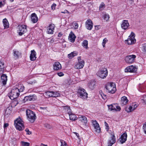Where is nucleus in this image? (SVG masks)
Returning a JSON list of instances; mask_svg holds the SVG:
<instances>
[{
	"instance_id": "1",
	"label": "nucleus",
	"mask_w": 146,
	"mask_h": 146,
	"mask_svg": "<svg viewBox=\"0 0 146 146\" xmlns=\"http://www.w3.org/2000/svg\"><path fill=\"white\" fill-rule=\"evenodd\" d=\"M13 88L9 93V97L11 100H13L17 98L19 95V92L23 91L24 90L23 86Z\"/></svg>"
},
{
	"instance_id": "2",
	"label": "nucleus",
	"mask_w": 146,
	"mask_h": 146,
	"mask_svg": "<svg viewBox=\"0 0 146 146\" xmlns=\"http://www.w3.org/2000/svg\"><path fill=\"white\" fill-rule=\"evenodd\" d=\"M26 115L28 120L31 123H33L35 121L36 116L34 112L28 110L26 111Z\"/></svg>"
},
{
	"instance_id": "3",
	"label": "nucleus",
	"mask_w": 146,
	"mask_h": 146,
	"mask_svg": "<svg viewBox=\"0 0 146 146\" xmlns=\"http://www.w3.org/2000/svg\"><path fill=\"white\" fill-rule=\"evenodd\" d=\"M14 125L16 128L19 131H21L24 129L23 122L20 117H19L15 121Z\"/></svg>"
},
{
	"instance_id": "4",
	"label": "nucleus",
	"mask_w": 146,
	"mask_h": 146,
	"mask_svg": "<svg viewBox=\"0 0 146 146\" xmlns=\"http://www.w3.org/2000/svg\"><path fill=\"white\" fill-rule=\"evenodd\" d=\"M105 88L108 92L111 94L114 93L116 90L115 84L112 82H108L106 84Z\"/></svg>"
},
{
	"instance_id": "5",
	"label": "nucleus",
	"mask_w": 146,
	"mask_h": 146,
	"mask_svg": "<svg viewBox=\"0 0 146 146\" xmlns=\"http://www.w3.org/2000/svg\"><path fill=\"white\" fill-rule=\"evenodd\" d=\"M136 39L135 38V34L132 32L130 35L128 36L127 39L125 40L126 43L129 45H131L135 43L136 42Z\"/></svg>"
},
{
	"instance_id": "6",
	"label": "nucleus",
	"mask_w": 146,
	"mask_h": 146,
	"mask_svg": "<svg viewBox=\"0 0 146 146\" xmlns=\"http://www.w3.org/2000/svg\"><path fill=\"white\" fill-rule=\"evenodd\" d=\"M78 62L74 66L75 68L76 69H80L83 68L85 64L84 60L81 59L80 56L78 58Z\"/></svg>"
},
{
	"instance_id": "7",
	"label": "nucleus",
	"mask_w": 146,
	"mask_h": 146,
	"mask_svg": "<svg viewBox=\"0 0 146 146\" xmlns=\"http://www.w3.org/2000/svg\"><path fill=\"white\" fill-rule=\"evenodd\" d=\"M108 75V71L106 68H102L97 73V75L102 79L105 78Z\"/></svg>"
},
{
	"instance_id": "8",
	"label": "nucleus",
	"mask_w": 146,
	"mask_h": 146,
	"mask_svg": "<svg viewBox=\"0 0 146 146\" xmlns=\"http://www.w3.org/2000/svg\"><path fill=\"white\" fill-rule=\"evenodd\" d=\"M91 122L94 128V131L95 133L97 134L100 133L101 131V129L97 121L96 120H92Z\"/></svg>"
},
{
	"instance_id": "9",
	"label": "nucleus",
	"mask_w": 146,
	"mask_h": 146,
	"mask_svg": "<svg viewBox=\"0 0 146 146\" xmlns=\"http://www.w3.org/2000/svg\"><path fill=\"white\" fill-rule=\"evenodd\" d=\"M78 96L82 98H86L87 97V94L85 90L82 88L78 90Z\"/></svg>"
},
{
	"instance_id": "10",
	"label": "nucleus",
	"mask_w": 146,
	"mask_h": 146,
	"mask_svg": "<svg viewBox=\"0 0 146 146\" xmlns=\"http://www.w3.org/2000/svg\"><path fill=\"white\" fill-rule=\"evenodd\" d=\"M18 28V33L20 36L22 35L27 31L26 26L25 25H19Z\"/></svg>"
},
{
	"instance_id": "11",
	"label": "nucleus",
	"mask_w": 146,
	"mask_h": 146,
	"mask_svg": "<svg viewBox=\"0 0 146 146\" xmlns=\"http://www.w3.org/2000/svg\"><path fill=\"white\" fill-rule=\"evenodd\" d=\"M136 57V56L135 55H129L125 57V60L127 63L131 64L134 62Z\"/></svg>"
},
{
	"instance_id": "12",
	"label": "nucleus",
	"mask_w": 146,
	"mask_h": 146,
	"mask_svg": "<svg viewBox=\"0 0 146 146\" xmlns=\"http://www.w3.org/2000/svg\"><path fill=\"white\" fill-rule=\"evenodd\" d=\"M93 23L90 19H88L86 22V28L89 30H91L92 28Z\"/></svg>"
},
{
	"instance_id": "13",
	"label": "nucleus",
	"mask_w": 146,
	"mask_h": 146,
	"mask_svg": "<svg viewBox=\"0 0 146 146\" xmlns=\"http://www.w3.org/2000/svg\"><path fill=\"white\" fill-rule=\"evenodd\" d=\"M36 99V97L35 95L32 96H29L25 97L24 99V100L25 102L34 101Z\"/></svg>"
},
{
	"instance_id": "14",
	"label": "nucleus",
	"mask_w": 146,
	"mask_h": 146,
	"mask_svg": "<svg viewBox=\"0 0 146 146\" xmlns=\"http://www.w3.org/2000/svg\"><path fill=\"white\" fill-rule=\"evenodd\" d=\"M136 67L132 65L127 67L125 69V72H134L136 71Z\"/></svg>"
},
{
	"instance_id": "15",
	"label": "nucleus",
	"mask_w": 146,
	"mask_h": 146,
	"mask_svg": "<svg viewBox=\"0 0 146 146\" xmlns=\"http://www.w3.org/2000/svg\"><path fill=\"white\" fill-rule=\"evenodd\" d=\"M78 119L80 123H82L83 125H86L87 122V118L85 116L80 115L78 117Z\"/></svg>"
},
{
	"instance_id": "16",
	"label": "nucleus",
	"mask_w": 146,
	"mask_h": 146,
	"mask_svg": "<svg viewBox=\"0 0 146 146\" xmlns=\"http://www.w3.org/2000/svg\"><path fill=\"white\" fill-rule=\"evenodd\" d=\"M129 26V24L127 21L124 20L122 21L121 25V28L124 29H126Z\"/></svg>"
},
{
	"instance_id": "17",
	"label": "nucleus",
	"mask_w": 146,
	"mask_h": 146,
	"mask_svg": "<svg viewBox=\"0 0 146 146\" xmlns=\"http://www.w3.org/2000/svg\"><path fill=\"white\" fill-rule=\"evenodd\" d=\"M127 135L126 133L125 132L120 137V141L121 144H123L126 141Z\"/></svg>"
},
{
	"instance_id": "18",
	"label": "nucleus",
	"mask_w": 146,
	"mask_h": 146,
	"mask_svg": "<svg viewBox=\"0 0 146 146\" xmlns=\"http://www.w3.org/2000/svg\"><path fill=\"white\" fill-rule=\"evenodd\" d=\"M53 69L54 70H58L61 69L62 66L59 62H56L53 64Z\"/></svg>"
},
{
	"instance_id": "19",
	"label": "nucleus",
	"mask_w": 146,
	"mask_h": 146,
	"mask_svg": "<svg viewBox=\"0 0 146 146\" xmlns=\"http://www.w3.org/2000/svg\"><path fill=\"white\" fill-rule=\"evenodd\" d=\"M76 36L71 31L70 33L69 37L68 39L69 40L72 42H73L75 40Z\"/></svg>"
},
{
	"instance_id": "20",
	"label": "nucleus",
	"mask_w": 146,
	"mask_h": 146,
	"mask_svg": "<svg viewBox=\"0 0 146 146\" xmlns=\"http://www.w3.org/2000/svg\"><path fill=\"white\" fill-rule=\"evenodd\" d=\"M31 53L30 56V59L31 61L35 60L36 58V53L34 50H33L31 51Z\"/></svg>"
},
{
	"instance_id": "21",
	"label": "nucleus",
	"mask_w": 146,
	"mask_h": 146,
	"mask_svg": "<svg viewBox=\"0 0 146 146\" xmlns=\"http://www.w3.org/2000/svg\"><path fill=\"white\" fill-rule=\"evenodd\" d=\"M54 28V25H50L49 27H48L47 32L48 34H52Z\"/></svg>"
},
{
	"instance_id": "22",
	"label": "nucleus",
	"mask_w": 146,
	"mask_h": 146,
	"mask_svg": "<svg viewBox=\"0 0 146 146\" xmlns=\"http://www.w3.org/2000/svg\"><path fill=\"white\" fill-rule=\"evenodd\" d=\"M115 142V137L114 135H112L111 139L108 142V146H111Z\"/></svg>"
},
{
	"instance_id": "23",
	"label": "nucleus",
	"mask_w": 146,
	"mask_h": 146,
	"mask_svg": "<svg viewBox=\"0 0 146 146\" xmlns=\"http://www.w3.org/2000/svg\"><path fill=\"white\" fill-rule=\"evenodd\" d=\"M31 17V21L33 23H35L37 21L38 18L36 14L35 13L32 14Z\"/></svg>"
},
{
	"instance_id": "24",
	"label": "nucleus",
	"mask_w": 146,
	"mask_h": 146,
	"mask_svg": "<svg viewBox=\"0 0 146 146\" xmlns=\"http://www.w3.org/2000/svg\"><path fill=\"white\" fill-rule=\"evenodd\" d=\"M7 76L5 74H3L1 76V81L3 85H5L6 84L7 81Z\"/></svg>"
},
{
	"instance_id": "25",
	"label": "nucleus",
	"mask_w": 146,
	"mask_h": 146,
	"mask_svg": "<svg viewBox=\"0 0 146 146\" xmlns=\"http://www.w3.org/2000/svg\"><path fill=\"white\" fill-rule=\"evenodd\" d=\"M95 82L94 81L92 80L88 83V85L90 89L93 90L95 88Z\"/></svg>"
},
{
	"instance_id": "26",
	"label": "nucleus",
	"mask_w": 146,
	"mask_h": 146,
	"mask_svg": "<svg viewBox=\"0 0 146 146\" xmlns=\"http://www.w3.org/2000/svg\"><path fill=\"white\" fill-rule=\"evenodd\" d=\"M137 107V105L136 104H133L131 106H130L129 108V110L127 111V112H130L135 110Z\"/></svg>"
},
{
	"instance_id": "27",
	"label": "nucleus",
	"mask_w": 146,
	"mask_h": 146,
	"mask_svg": "<svg viewBox=\"0 0 146 146\" xmlns=\"http://www.w3.org/2000/svg\"><path fill=\"white\" fill-rule=\"evenodd\" d=\"M3 22L5 29H7L9 27V23L6 19H3Z\"/></svg>"
},
{
	"instance_id": "28",
	"label": "nucleus",
	"mask_w": 146,
	"mask_h": 146,
	"mask_svg": "<svg viewBox=\"0 0 146 146\" xmlns=\"http://www.w3.org/2000/svg\"><path fill=\"white\" fill-rule=\"evenodd\" d=\"M77 55V53L76 52H72L70 54L68 55V57L70 59L73 58L75 56Z\"/></svg>"
},
{
	"instance_id": "29",
	"label": "nucleus",
	"mask_w": 146,
	"mask_h": 146,
	"mask_svg": "<svg viewBox=\"0 0 146 146\" xmlns=\"http://www.w3.org/2000/svg\"><path fill=\"white\" fill-rule=\"evenodd\" d=\"M128 101V100L126 97L123 96L121 98V102L123 104H126Z\"/></svg>"
},
{
	"instance_id": "30",
	"label": "nucleus",
	"mask_w": 146,
	"mask_h": 146,
	"mask_svg": "<svg viewBox=\"0 0 146 146\" xmlns=\"http://www.w3.org/2000/svg\"><path fill=\"white\" fill-rule=\"evenodd\" d=\"M52 91H48L45 93L44 95L46 97H52Z\"/></svg>"
},
{
	"instance_id": "31",
	"label": "nucleus",
	"mask_w": 146,
	"mask_h": 146,
	"mask_svg": "<svg viewBox=\"0 0 146 146\" xmlns=\"http://www.w3.org/2000/svg\"><path fill=\"white\" fill-rule=\"evenodd\" d=\"M69 115L70 119V120L75 121L77 119L76 116L73 113Z\"/></svg>"
},
{
	"instance_id": "32",
	"label": "nucleus",
	"mask_w": 146,
	"mask_h": 146,
	"mask_svg": "<svg viewBox=\"0 0 146 146\" xmlns=\"http://www.w3.org/2000/svg\"><path fill=\"white\" fill-rule=\"evenodd\" d=\"M13 52L14 56L16 58H18L21 54V53L17 50H13Z\"/></svg>"
},
{
	"instance_id": "33",
	"label": "nucleus",
	"mask_w": 146,
	"mask_h": 146,
	"mask_svg": "<svg viewBox=\"0 0 146 146\" xmlns=\"http://www.w3.org/2000/svg\"><path fill=\"white\" fill-rule=\"evenodd\" d=\"M4 64L0 61V72H3L4 70Z\"/></svg>"
},
{
	"instance_id": "34",
	"label": "nucleus",
	"mask_w": 146,
	"mask_h": 146,
	"mask_svg": "<svg viewBox=\"0 0 146 146\" xmlns=\"http://www.w3.org/2000/svg\"><path fill=\"white\" fill-rule=\"evenodd\" d=\"M88 41L86 40H84L82 43V46L87 49L88 48Z\"/></svg>"
},
{
	"instance_id": "35",
	"label": "nucleus",
	"mask_w": 146,
	"mask_h": 146,
	"mask_svg": "<svg viewBox=\"0 0 146 146\" xmlns=\"http://www.w3.org/2000/svg\"><path fill=\"white\" fill-rule=\"evenodd\" d=\"M104 19L106 21H107L110 18V16L108 14H105L103 15Z\"/></svg>"
},
{
	"instance_id": "36",
	"label": "nucleus",
	"mask_w": 146,
	"mask_h": 146,
	"mask_svg": "<svg viewBox=\"0 0 146 146\" xmlns=\"http://www.w3.org/2000/svg\"><path fill=\"white\" fill-rule=\"evenodd\" d=\"M115 105H110L108 106L109 110H116V109L115 108Z\"/></svg>"
},
{
	"instance_id": "37",
	"label": "nucleus",
	"mask_w": 146,
	"mask_h": 146,
	"mask_svg": "<svg viewBox=\"0 0 146 146\" xmlns=\"http://www.w3.org/2000/svg\"><path fill=\"white\" fill-rule=\"evenodd\" d=\"M52 93L53 97H56L60 96V94L56 92L52 91Z\"/></svg>"
},
{
	"instance_id": "38",
	"label": "nucleus",
	"mask_w": 146,
	"mask_h": 146,
	"mask_svg": "<svg viewBox=\"0 0 146 146\" xmlns=\"http://www.w3.org/2000/svg\"><path fill=\"white\" fill-rule=\"evenodd\" d=\"M105 8V5L104 3H102L100 5L99 7V10L100 11H103Z\"/></svg>"
},
{
	"instance_id": "39",
	"label": "nucleus",
	"mask_w": 146,
	"mask_h": 146,
	"mask_svg": "<svg viewBox=\"0 0 146 146\" xmlns=\"http://www.w3.org/2000/svg\"><path fill=\"white\" fill-rule=\"evenodd\" d=\"M142 50L143 52L146 54V44H143L142 45Z\"/></svg>"
},
{
	"instance_id": "40",
	"label": "nucleus",
	"mask_w": 146,
	"mask_h": 146,
	"mask_svg": "<svg viewBox=\"0 0 146 146\" xmlns=\"http://www.w3.org/2000/svg\"><path fill=\"white\" fill-rule=\"evenodd\" d=\"M108 41V40L106 38H105L103 39L102 44L104 47H105V44Z\"/></svg>"
},
{
	"instance_id": "41",
	"label": "nucleus",
	"mask_w": 146,
	"mask_h": 146,
	"mask_svg": "<svg viewBox=\"0 0 146 146\" xmlns=\"http://www.w3.org/2000/svg\"><path fill=\"white\" fill-rule=\"evenodd\" d=\"M22 145V146H29L30 143L27 142L21 141Z\"/></svg>"
},
{
	"instance_id": "42",
	"label": "nucleus",
	"mask_w": 146,
	"mask_h": 146,
	"mask_svg": "<svg viewBox=\"0 0 146 146\" xmlns=\"http://www.w3.org/2000/svg\"><path fill=\"white\" fill-rule=\"evenodd\" d=\"M5 0H0V7L4 6L5 4Z\"/></svg>"
},
{
	"instance_id": "43",
	"label": "nucleus",
	"mask_w": 146,
	"mask_h": 146,
	"mask_svg": "<svg viewBox=\"0 0 146 146\" xmlns=\"http://www.w3.org/2000/svg\"><path fill=\"white\" fill-rule=\"evenodd\" d=\"M60 142L61 145L60 146H67L66 143L63 140H61Z\"/></svg>"
},
{
	"instance_id": "44",
	"label": "nucleus",
	"mask_w": 146,
	"mask_h": 146,
	"mask_svg": "<svg viewBox=\"0 0 146 146\" xmlns=\"http://www.w3.org/2000/svg\"><path fill=\"white\" fill-rule=\"evenodd\" d=\"M66 108H67V112H68L69 115L72 113L71 112L70 107H66Z\"/></svg>"
},
{
	"instance_id": "45",
	"label": "nucleus",
	"mask_w": 146,
	"mask_h": 146,
	"mask_svg": "<svg viewBox=\"0 0 146 146\" xmlns=\"http://www.w3.org/2000/svg\"><path fill=\"white\" fill-rule=\"evenodd\" d=\"M44 126L46 128L49 129H50L52 128V126L50 124H45Z\"/></svg>"
},
{
	"instance_id": "46",
	"label": "nucleus",
	"mask_w": 146,
	"mask_h": 146,
	"mask_svg": "<svg viewBox=\"0 0 146 146\" xmlns=\"http://www.w3.org/2000/svg\"><path fill=\"white\" fill-rule=\"evenodd\" d=\"M40 110L41 111V112H43L42 110L44 111H46V108L40 107Z\"/></svg>"
},
{
	"instance_id": "47",
	"label": "nucleus",
	"mask_w": 146,
	"mask_h": 146,
	"mask_svg": "<svg viewBox=\"0 0 146 146\" xmlns=\"http://www.w3.org/2000/svg\"><path fill=\"white\" fill-rule=\"evenodd\" d=\"M143 129L145 133L146 134V123L143 125Z\"/></svg>"
},
{
	"instance_id": "48",
	"label": "nucleus",
	"mask_w": 146,
	"mask_h": 146,
	"mask_svg": "<svg viewBox=\"0 0 146 146\" xmlns=\"http://www.w3.org/2000/svg\"><path fill=\"white\" fill-rule=\"evenodd\" d=\"M142 100L143 101V102L146 104V95L143 96V99Z\"/></svg>"
},
{
	"instance_id": "49",
	"label": "nucleus",
	"mask_w": 146,
	"mask_h": 146,
	"mask_svg": "<svg viewBox=\"0 0 146 146\" xmlns=\"http://www.w3.org/2000/svg\"><path fill=\"white\" fill-rule=\"evenodd\" d=\"M25 131L27 132V134L30 135L31 134V132L29 131V130L28 129H26Z\"/></svg>"
},
{
	"instance_id": "50",
	"label": "nucleus",
	"mask_w": 146,
	"mask_h": 146,
	"mask_svg": "<svg viewBox=\"0 0 146 146\" xmlns=\"http://www.w3.org/2000/svg\"><path fill=\"white\" fill-rule=\"evenodd\" d=\"M101 95L102 97V98L105 100L106 98V96L103 93H102L101 94Z\"/></svg>"
},
{
	"instance_id": "51",
	"label": "nucleus",
	"mask_w": 146,
	"mask_h": 146,
	"mask_svg": "<svg viewBox=\"0 0 146 146\" xmlns=\"http://www.w3.org/2000/svg\"><path fill=\"white\" fill-rule=\"evenodd\" d=\"M36 83V81L35 80H33V81H30L29 82V84H35V83Z\"/></svg>"
},
{
	"instance_id": "52",
	"label": "nucleus",
	"mask_w": 146,
	"mask_h": 146,
	"mask_svg": "<svg viewBox=\"0 0 146 146\" xmlns=\"http://www.w3.org/2000/svg\"><path fill=\"white\" fill-rule=\"evenodd\" d=\"M56 5L55 3H53L51 6V8L52 10H54Z\"/></svg>"
},
{
	"instance_id": "53",
	"label": "nucleus",
	"mask_w": 146,
	"mask_h": 146,
	"mask_svg": "<svg viewBox=\"0 0 146 146\" xmlns=\"http://www.w3.org/2000/svg\"><path fill=\"white\" fill-rule=\"evenodd\" d=\"M74 28L75 29H77L78 27V24L77 23H74Z\"/></svg>"
},
{
	"instance_id": "54",
	"label": "nucleus",
	"mask_w": 146,
	"mask_h": 146,
	"mask_svg": "<svg viewBox=\"0 0 146 146\" xmlns=\"http://www.w3.org/2000/svg\"><path fill=\"white\" fill-rule=\"evenodd\" d=\"M115 108L116 109V110L115 111H119L121 110L120 107L118 106H116L115 105Z\"/></svg>"
},
{
	"instance_id": "55",
	"label": "nucleus",
	"mask_w": 146,
	"mask_h": 146,
	"mask_svg": "<svg viewBox=\"0 0 146 146\" xmlns=\"http://www.w3.org/2000/svg\"><path fill=\"white\" fill-rule=\"evenodd\" d=\"M58 75L60 76H61L64 75V74L62 72L58 73Z\"/></svg>"
},
{
	"instance_id": "56",
	"label": "nucleus",
	"mask_w": 146,
	"mask_h": 146,
	"mask_svg": "<svg viewBox=\"0 0 146 146\" xmlns=\"http://www.w3.org/2000/svg\"><path fill=\"white\" fill-rule=\"evenodd\" d=\"M61 13H69V12L67 10H65L64 11H62V12H61Z\"/></svg>"
},
{
	"instance_id": "57",
	"label": "nucleus",
	"mask_w": 146,
	"mask_h": 146,
	"mask_svg": "<svg viewBox=\"0 0 146 146\" xmlns=\"http://www.w3.org/2000/svg\"><path fill=\"white\" fill-rule=\"evenodd\" d=\"M104 123H105V125L106 126V129H107L108 130V127H109L108 125V124L106 121Z\"/></svg>"
},
{
	"instance_id": "58",
	"label": "nucleus",
	"mask_w": 146,
	"mask_h": 146,
	"mask_svg": "<svg viewBox=\"0 0 146 146\" xmlns=\"http://www.w3.org/2000/svg\"><path fill=\"white\" fill-rule=\"evenodd\" d=\"M9 126V124L7 123H6L4 124V128H6L7 127H8Z\"/></svg>"
},
{
	"instance_id": "59",
	"label": "nucleus",
	"mask_w": 146,
	"mask_h": 146,
	"mask_svg": "<svg viewBox=\"0 0 146 146\" xmlns=\"http://www.w3.org/2000/svg\"><path fill=\"white\" fill-rule=\"evenodd\" d=\"M95 29H96L97 30L99 29V28H98L99 27V26H95Z\"/></svg>"
},
{
	"instance_id": "60",
	"label": "nucleus",
	"mask_w": 146,
	"mask_h": 146,
	"mask_svg": "<svg viewBox=\"0 0 146 146\" xmlns=\"http://www.w3.org/2000/svg\"><path fill=\"white\" fill-rule=\"evenodd\" d=\"M62 34H61L59 33L58 35V37H60L62 36Z\"/></svg>"
},
{
	"instance_id": "61",
	"label": "nucleus",
	"mask_w": 146,
	"mask_h": 146,
	"mask_svg": "<svg viewBox=\"0 0 146 146\" xmlns=\"http://www.w3.org/2000/svg\"><path fill=\"white\" fill-rule=\"evenodd\" d=\"M66 107H68L67 106H65L64 107V109L65 110H67V108H66Z\"/></svg>"
},
{
	"instance_id": "62",
	"label": "nucleus",
	"mask_w": 146,
	"mask_h": 146,
	"mask_svg": "<svg viewBox=\"0 0 146 146\" xmlns=\"http://www.w3.org/2000/svg\"><path fill=\"white\" fill-rule=\"evenodd\" d=\"M41 146H47V145H44L42 144H41Z\"/></svg>"
},
{
	"instance_id": "63",
	"label": "nucleus",
	"mask_w": 146,
	"mask_h": 146,
	"mask_svg": "<svg viewBox=\"0 0 146 146\" xmlns=\"http://www.w3.org/2000/svg\"><path fill=\"white\" fill-rule=\"evenodd\" d=\"M76 136H77V137H79V134H78V133H76Z\"/></svg>"
},
{
	"instance_id": "64",
	"label": "nucleus",
	"mask_w": 146,
	"mask_h": 146,
	"mask_svg": "<svg viewBox=\"0 0 146 146\" xmlns=\"http://www.w3.org/2000/svg\"><path fill=\"white\" fill-rule=\"evenodd\" d=\"M100 94L101 95V94H102V93H102V91H101L100 92Z\"/></svg>"
}]
</instances>
